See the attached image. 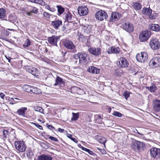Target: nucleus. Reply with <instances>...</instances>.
I'll return each instance as SVG.
<instances>
[{
  "instance_id": "30",
  "label": "nucleus",
  "mask_w": 160,
  "mask_h": 160,
  "mask_svg": "<svg viewBox=\"0 0 160 160\" xmlns=\"http://www.w3.org/2000/svg\"><path fill=\"white\" fill-rule=\"evenodd\" d=\"M32 87L30 86L25 85L23 86V88L24 90L27 92H31Z\"/></svg>"
},
{
  "instance_id": "10",
  "label": "nucleus",
  "mask_w": 160,
  "mask_h": 160,
  "mask_svg": "<svg viewBox=\"0 0 160 160\" xmlns=\"http://www.w3.org/2000/svg\"><path fill=\"white\" fill-rule=\"evenodd\" d=\"M149 66L157 67L160 66V58L157 57L152 58L150 61Z\"/></svg>"
},
{
  "instance_id": "57",
  "label": "nucleus",
  "mask_w": 160,
  "mask_h": 160,
  "mask_svg": "<svg viewBox=\"0 0 160 160\" xmlns=\"http://www.w3.org/2000/svg\"><path fill=\"white\" fill-rule=\"evenodd\" d=\"M61 52L63 56H64L67 53V52H63V51H62Z\"/></svg>"
},
{
  "instance_id": "1",
  "label": "nucleus",
  "mask_w": 160,
  "mask_h": 160,
  "mask_svg": "<svg viewBox=\"0 0 160 160\" xmlns=\"http://www.w3.org/2000/svg\"><path fill=\"white\" fill-rule=\"evenodd\" d=\"M15 146L16 149L20 152H24L26 148V146L23 141H15Z\"/></svg>"
},
{
  "instance_id": "9",
  "label": "nucleus",
  "mask_w": 160,
  "mask_h": 160,
  "mask_svg": "<svg viewBox=\"0 0 160 160\" xmlns=\"http://www.w3.org/2000/svg\"><path fill=\"white\" fill-rule=\"evenodd\" d=\"M64 46L66 48L72 50L71 52L73 53H75L77 52L75 48V45L71 41H66L64 43Z\"/></svg>"
},
{
  "instance_id": "39",
  "label": "nucleus",
  "mask_w": 160,
  "mask_h": 160,
  "mask_svg": "<svg viewBox=\"0 0 160 160\" xmlns=\"http://www.w3.org/2000/svg\"><path fill=\"white\" fill-rule=\"evenodd\" d=\"M35 111L39 112H40L43 113L44 109L41 107L37 106L34 108Z\"/></svg>"
},
{
  "instance_id": "27",
  "label": "nucleus",
  "mask_w": 160,
  "mask_h": 160,
  "mask_svg": "<svg viewBox=\"0 0 160 160\" xmlns=\"http://www.w3.org/2000/svg\"><path fill=\"white\" fill-rule=\"evenodd\" d=\"M132 7L135 10H139L141 8L142 6L140 3L137 2H134L133 3Z\"/></svg>"
},
{
  "instance_id": "35",
  "label": "nucleus",
  "mask_w": 160,
  "mask_h": 160,
  "mask_svg": "<svg viewBox=\"0 0 160 160\" xmlns=\"http://www.w3.org/2000/svg\"><path fill=\"white\" fill-rule=\"evenodd\" d=\"M26 153L27 155V157L28 158H31L33 155V152L30 149V148H29V150L27 151V152Z\"/></svg>"
},
{
  "instance_id": "16",
  "label": "nucleus",
  "mask_w": 160,
  "mask_h": 160,
  "mask_svg": "<svg viewBox=\"0 0 160 160\" xmlns=\"http://www.w3.org/2000/svg\"><path fill=\"white\" fill-rule=\"evenodd\" d=\"M143 144L142 142L136 141L132 143V147L135 151H138L142 147H143Z\"/></svg>"
},
{
  "instance_id": "43",
  "label": "nucleus",
  "mask_w": 160,
  "mask_h": 160,
  "mask_svg": "<svg viewBox=\"0 0 160 160\" xmlns=\"http://www.w3.org/2000/svg\"><path fill=\"white\" fill-rule=\"evenodd\" d=\"M33 68V67L30 66H27L26 67L25 69L27 72L31 73Z\"/></svg>"
},
{
  "instance_id": "49",
  "label": "nucleus",
  "mask_w": 160,
  "mask_h": 160,
  "mask_svg": "<svg viewBox=\"0 0 160 160\" xmlns=\"http://www.w3.org/2000/svg\"><path fill=\"white\" fill-rule=\"evenodd\" d=\"M123 95L126 99H127L130 96L129 93L128 92H124Z\"/></svg>"
},
{
  "instance_id": "33",
  "label": "nucleus",
  "mask_w": 160,
  "mask_h": 160,
  "mask_svg": "<svg viewBox=\"0 0 160 160\" xmlns=\"http://www.w3.org/2000/svg\"><path fill=\"white\" fill-rule=\"evenodd\" d=\"M146 88L151 92H153L156 90V87L154 84H153L150 87H147Z\"/></svg>"
},
{
  "instance_id": "61",
  "label": "nucleus",
  "mask_w": 160,
  "mask_h": 160,
  "mask_svg": "<svg viewBox=\"0 0 160 160\" xmlns=\"http://www.w3.org/2000/svg\"><path fill=\"white\" fill-rule=\"evenodd\" d=\"M71 136H72L70 134H68V135H67V137H68V138H71Z\"/></svg>"
},
{
  "instance_id": "32",
  "label": "nucleus",
  "mask_w": 160,
  "mask_h": 160,
  "mask_svg": "<svg viewBox=\"0 0 160 160\" xmlns=\"http://www.w3.org/2000/svg\"><path fill=\"white\" fill-rule=\"evenodd\" d=\"M31 92L36 94H39L41 92V90L35 87H32Z\"/></svg>"
},
{
  "instance_id": "34",
  "label": "nucleus",
  "mask_w": 160,
  "mask_h": 160,
  "mask_svg": "<svg viewBox=\"0 0 160 160\" xmlns=\"http://www.w3.org/2000/svg\"><path fill=\"white\" fill-rule=\"evenodd\" d=\"M72 15L69 12H68L67 13L64 14V19L65 20L67 21L71 20L72 19Z\"/></svg>"
},
{
  "instance_id": "29",
  "label": "nucleus",
  "mask_w": 160,
  "mask_h": 160,
  "mask_svg": "<svg viewBox=\"0 0 160 160\" xmlns=\"http://www.w3.org/2000/svg\"><path fill=\"white\" fill-rule=\"evenodd\" d=\"M6 10L3 8H0V18H4L6 16Z\"/></svg>"
},
{
  "instance_id": "36",
  "label": "nucleus",
  "mask_w": 160,
  "mask_h": 160,
  "mask_svg": "<svg viewBox=\"0 0 160 160\" xmlns=\"http://www.w3.org/2000/svg\"><path fill=\"white\" fill-rule=\"evenodd\" d=\"M31 73L34 76H37L38 74V71L37 68H33Z\"/></svg>"
},
{
  "instance_id": "44",
  "label": "nucleus",
  "mask_w": 160,
  "mask_h": 160,
  "mask_svg": "<svg viewBox=\"0 0 160 160\" xmlns=\"http://www.w3.org/2000/svg\"><path fill=\"white\" fill-rule=\"evenodd\" d=\"M14 99L17 100H19V99L17 98H10L9 99V101L11 102H10V103L11 104H14L15 103V102H16L14 101Z\"/></svg>"
},
{
  "instance_id": "53",
  "label": "nucleus",
  "mask_w": 160,
  "mask_h": 160,
  "mask_svg": "<svg viewBox=\"0 0 160 160\" xmlns=\"http://www.w3.org/2000/svg\"><path fill=\"white\" fill-rule=\"evenodd\" d=\"M71 139L76 143H77L78 142V141L75 138H71Z\"/></svg>"
},
{
  "instance_id": "40",
  "label": "nucleus",
  "mask_w": 160,
  "mask_h": 160,
  "mask_svg": "<svg viewBox=\"0 0 160 160\" xmlns=\"http://www.w3.org/2000/svg\"><path fill=\"white\" fill-rule=\"evenodd\" d=\"M30 41L29 39H28L25 41L23 45V46L24 48H26L28 47L30 45Z\"/></svg>"
},
{
  "instance_id": "52",
  "label": "nucleus",
  "mask_w": 160,
  "mask_h": 160,
  "mask_svg": "<svg viewBox=\"0 0 160 160\" xmlns=\"http://www.w3.org/2000/svg\"><path fill=\"white\" fill-rule=\"evenodd\" d=\"M97 149L100 151L103 154H105L106 153V151L104 149H100L98 148H97Z\"/></svg>"
},
{
  "instance_id": "50",
  "label": "nucleus",
  "mask_w": 160,
  "mask_h": 160,
  "mask_svg": "<svg viewBox=\"0 0 160 160\" xmlns=\"http://www.w3.org/2000/svg\"><path fill=\"white\" fill-rule=\"evenodd\" d=\"M46 125H47L48 128L49 129L51 130L52 129H53L54 130H56L55 128L52 125H48V124H46Z\"/></svg>"
},
{
  "instance_id": "42",
  "label": "nucleus",
  "mask_w": 160,
  "mask_h": 160,
  "mask_svg": "<svg viewBox=\"0 0 160 160\" xmlns=\"http://www.w3.org/2000/svg\"><path fill=\"white\" fill-rule=\"evenodd\" d=\"M112 115L117 117H121L122 116V114L120 112L117 111H114Z\"/></svg>"
},
{
  "instance_id": "11",
  "label": "nucleus",
  "mask_w": 160,
  "mask_h": 160,
  "mask_svg": "<svg viewBox=\"0 0 160 160\" xmlns=\"http://www.w3.org/2000/svg\"><path fill=\"white\" fill-rule=\"evenodd\" d=\"M28 8L30 10V11L26 10L25 14L28 16H32V13L37 14L38 12V9L35 7H32L29 6L28 7Z\"/></svg>"
},
{
  "instance_id": "37",
  "label": "nucleus",
  "mask_w": 160,
  "mask_h": 160,
  "mask_svg": "<svg viewBox=\"0 0 160 160\" xmlns=\"http://www.w3.org/2000/svg\"><path fill=\"white\" fill-rule=\"evenodd\" d=\"M98 141L101 144H104L105 145V143L106 142V139L105 138L100 137L98 139Z\"/></svg>"
},
{
  "instance_id": "19",
  "label": "nucleus",
  "mask_w": 160,
  "mask_h": 160,
  "mask_svg": "<svg viewBox=\"0 0 160 160\" xmlns=\"http://www.w3.org/2000/svg\"><path fill=\"white\" fill-rule=\"evenodd\" d=\"M79 62L81 63H86L87 61V55L85 53L79 52Z\"/></svg>"
},
{
  "instance_id": "64",
  "label": "nucleus",
  "mask_w": 160,
  "mask_h": 160,
  "mask_svg": "<svg viewBox=\"0 0 160 160\" xmlns=\"http://www.w3.org/2000/svg\"><path fill=\"white\" fill-rule=\"evenodd\" d=\"M158 93L159 96H160V89L158 91Z\"/></svg>"
},
{
  "instance_id": "46",
  "label": "nucleus",
  "mask_w": 160,
  "mask_h": 160,
  "mask_svg": "<svg viewBox=\"0 0 160 160\" xmlns=\"http://www.w3.org/2000/svg\"><path fill=\"white\" fill-rule=\"evenodd\" d=\"M32 124H34L36 127L39 128L40 130L42 129V126L39 125L38 123H32Z\"/></svg>"
},
{
  "instance_id": "18",
  "label": "nucleus",
  "mask_w": 160,
  "mask_h": 160,
  "mask_svg": "<svg viewBox=\"0 0 160 160\" xmlns=\"http://www.w3.org/2000/svg\"><path fill=\"white\" fill-rule=\"evenodd\" d=\"M120 17V13L113 12L112 13L110 18L108 21L109 22H114L118 19Z\"/></svg>"
},
{
  "instance_id": "56",
  "label": "nucleus",
  "mask_w": 160,
  "mask_h": 160,
  "mask_svg": "<svg viewBox=\"0 0 160 160\" xmlns=\"http://www.w3.org/2000/svg\"><path fill=\"white\" fill-rule=\"evenodd\" d=\"M96 117L98 119H100L101 118V117L99 115H96Z\"/></svg>"
},
{
  "instance_id": "62",
  "label": "nucleus",
  "mask_w": 160,
  "mask_h": 160,
  "mask_svg": "<svg viewBox=\"0 0 160 160\" xmlns=\"http://www.w3.org/2000/svg\"><path fill=\"white\" fill-rule=\"evenodd\" d=\"M28 1L30 2H31L33 3L34 2V0H28Z\"/></svg>"
},
{
  "instance_id": "38",
  "label": "nucleus",
  "mask_w": 160,
  "mask_h": 160,
  "mask_svg": "<svg viewBox=\"0 0 160 160\" xmlns=\"http://www.w3.org/2000/svg\"><path fill=\"white\" fill-rule=\"evenodd\" d=\"M73 117L71 118V120L73 121H76L79 118V115L78 113H75L74 112L72 113Z\"/></svg>"
},
{
  "instance_id": "20",
  "label": "nucleus",
  "mask_w": 160,
  "mask_h": 160,
  "mask_svg": "<svg viewBox=\"0 0 160 160\" xmlns=\"http://www.w3.org/2000/svg\"><path fill=\"white\" fill-rule=\"evenodd\" d=\"M120 52V49L118 47H113L109 48L107 51V52L109 54H118Z\"/></svg>"
},
{
  "instance_id": "21",
  "label": "nucleus",
  "mask_w": 160,
  "mask_h": 160,
  "mask_svg": "<svg viewBox=\"0 0 160 160\" xmlns=\"http://www.w3.org/2000/svg\"><path fill=\"white\" fill-rule=\"evenodd\" d=\"M62 21L58 19L55 20L51 22V24L55 29L58 28L60 26L62 25Z\"/></svg>"
},
{
  "instance_id": "48",
  "label": "nucleus",
  "mask_w": 160,
  "mask_h": 160,
  "mask_svg": "<svg viewBox=\"0 0 160 160\" xmlns=\"http://www.w3.org/2000/svg\"><path fill=\"white\" fill-rule=\"evenodd\" d=\"M38 4H39L42 6L45 5V2L42 0H39Z\"/></svg>"
},
{
  "instance_id": "26",
  "label": "nucleus",
  "mask_w": 160,
  "mask_h": 160,
  "mask_svg": "<svg viewBox=\"0 0 160 160\" xmlns=\"http://www.w3.org/2000/svg\"><path fill=\"white\" fill-rule=\"evenodd\" d=\"M9 132L7 130H3L0 134V138L3 140L7 138Z\"/></svg>"
},
{
  "instance_id": "13",
  "label": "nucleus",
  "mask_w": 160,
  "mask_h": 160,
  "mask_svg": "<svg viewBox=\"0 0 160 160\" xmlns=\"http://www.w3.org/2000/svg\"><path fill=\"white\" fill-rule=\"evenodd\" d=\"M153 109L154 111L158 112L160 111V100L156 99L152 102Z\"/></svg>"
},
{
  "instance_id": "54",
  "label": "nucleus",
  "mask_w": 160,
  "mask_h": 160,
  "mask_svg": "<svg viewBox=\"0 0 160 160\" xmlns=\"http://www.w3.org/2000/svg\"><path fill=\"white\" fill-rule=\"evenodd\" d=\"M81 148L82 150L86 152H87V151H88V149L85 148L83 147H81Z\"/></svg>"
},
{
  "instance_id": "23",
  "label": "nucleus",
  "mask_w": 160,
  "mask_h": 160,
  "mask_svg": "<svg viewBox=\"0 0 160 160\" xmlns=\"http://www.w3.org/2000/svg\"><path fill=\"white\" fill-rule=\"evenodd\" d=\"M88 71L92 73H99L100 72V69L93 66H90L88 68Z\"/></svg>"
},
{
  "instance_id": "51",
  "label": "nucleus",
  "mask_w": 160,
  "mask_h": 160,
  "mask_svg": "<svg viewBox=\"0 0 160 160\" xmlns=\"http://www.w3.org/2000/svg\"><path fill=\"white\" fill-rule=\"evenodd\" d=\"M79 53L78 52L77 54H74L73 57L76 59H78V58L79 59Z\"/></svg>"
},
{
  "instance_id": "63",
  "label": "nucleus",
  "mask_w": 160,
  "mask_h": 160,
  "mask_svg": "<svg viewBox=\"0 0 160 160\" xmlns=\"http://www.w3.org/2000/svg\"><path fill=\"white\" fill-rule=\"evenodd\" d=\"M78 146L81 148L82 147L80 144H78Z\"/></svg>"
},
{
  "instance_id": "15",
  "label": "nucleus",
  "mask_w": 160,
  "mask_h": 160,
  "mask_svg": "<svg viewBox=\"0 0 160 160\" xmlns=\"http://www.w3.org/2000/svg\"><path fill=\"white\" fill-rule=\"evenodd\" d=\"M89 53L95 56H98L101 54V49L99 48L91 47L88 49Z\"/></svg>"
},
{
  "instance_id": "60",
  "label": "nucleus",
  "mask_w": 160,
  "mask_h": 160,
  "mask_svg": "<svg viewBox=\"0 0 160 160\" xmlns=\"http://www.w3.org/2000/svg\"><path fill=\"white\" fill-rule=\"evenodd\" d=\"M38 1L39 0H34V3L38 4Z\"/></svg>"
},
{
  "instance_id": "4",
  "label": "nucleus",
  "mask_w": 160,
  "mask_h": 160,
  "mask_svg": "<svg viewBox=\"0 0 160 160\" xmlns=\"http://www.w3.org/2000/svg\"><path fill=\"white\" fill-rule=\"evenodd\" d=\"M137 60L141 62H145L148 59V55L147 53L145 52H141L138 53L136 56Z\"/></svg>"
},
{
  "instance_id": "47",
  "label": "nucleus",
  "mask_w": 160,
  "mask_h": 160,
  "mask_svg": "<svg viewBox=\"0 0 160 160\" xmlns=\"http://www.w3.org/2000/svg\"><path fill=\"white\" fill-rule=\"evenodd\" d=\"M43 14L44 17L48 18H49L50 16L49 14L46 12H43Z\"/></svg>"
},
{
  "instance_id": "22",
  "label": "nucleus",
  "mask_w": 160,
  "mask_h": 160,
  "mask_svg": "<svg viewBox=\"0 0 160 160\" xmlns=\"http://www.w3.org/2000/svg\"><path fill=\"white\" fill-rule=\"evenodd\" d=\"M27 108L26 107H22L18 109L17 113L20 116H22L24 117H26L25 112L27 110Z\"/></svg>"
},
{
  "instance_id": "6",
  "label": "nucleus",
  "mask_w": 160,
  "mask_h": 160,
  "mask_svg": "<svg viewBox=\"0 0 160 160\" xmlns=\"http://www.w3.org/2000/svg\"><path fill=\"white\" fill-rule=\"evenodd\" d=\"M122 28L124 30L129 33L132 32L134 30L133 25L128 22L122 23Z\"/></svg>"
},
{
  "instance_id": "3",
  "label": "nucleus",
  "mask_w": 160,
  "mask_h": 160,
  "mask_svg": "<svg viewBox=\"0 0 160 160\" xmlns=\"http://www.w3.org/2000/svg\"><path fill=\"white\" fill-rule=\"evenodd\" d=\"M150 31L146 30L142 32L139 36V39L141 42H144L147 41L150 36Z\"/></svg>"
},
{
  "instance_id": "59",
  "label": "nucleus",
  "mask_w": 160,
  "mask_h": 160,
  "mask_svg": "<svg viewBox=\"0 0 160 160\" xmlns=\"http://www.w3.org/2000/svg\"><path fill=\"white\" fill-rule=\"evenodd\" d=\"M89 154L90 155H92L94 153L92 151H89Z\"/></svg>"
},
{
  "instance_id": "31",
  "label": "nucleus",
  "mask_w": 160,
  "mask_h": 160,
  "mask_svg": "<svg viewBox=\"0 0 160 160\" xmlns=\"http://www.w3.org/2000/svg\"><path fill=\"white\" fill-rule=\"evenodd\" d=\"M57 7L58 8V15H60L62 14L64 11V8L61 6L57 5Z\"/></svg>"
},
{
  "instance_id": "8",
  "label": "nucleus",
  "mask_w": 160,
  "mask_h": 160,
  "mask_svg": "<svg viewBox=\"0 0 160 160\" xmlns=\"http://www.w3.org/2000/svg\"><path fill=\"white\" fill-rule=\"evenodd\" d=\"M60 36L52 35V37H48V40L50 44L57 46V42L60 40Z\"/></svg>"
},
{
  "instance_id": "25",
  "label": "nucleus",
  "mask_w": 160,
  "mask_h": 160,
  "mask_svg": "<svg viewBox=\"0 0 160 160\" xmlns=\"http://www.w3.org/2000/svg\"><path fill=\"white\" fill-rule=\"evenodd\" d=\"M149 29L155 32H158L160 31V27L158 24H153L151 25Z\"/></svg>"
},
{
  "instance_id": "14",
  "label": "nucleus",
  "mask_w": 160,
  "mask_h": 160,
  "mask_svg": "<svg viewBox=\"0 0 160 160\" xmlns=\"http://www.w3.org/2000/svg\"><path fill=\"white\" fill-rule=\"evenodd\" d=\"M118 66L120 68H123L127 67L129 63L127 60L124 58H121L118 60Z\"/></svg>"
},
{
  "instance_id": "28",
  "label": "nucleus",
  "mask_w": 160,
  "mask_h": 160,
  "mask_svg": "<svg viewBox=\"0 0 160 160\" xmlns=\"http://www.w3.org/2000/svg\"><path fill=\"white\" fill-rule=\"evenodd\" d=\"M55 83L54 84V86H56L58 85L61 84L62 83V79L59 76H57L55 80Z\"/></svg>"
},
{
  "instance_id": "17",
  "label": "nucleus",
  "mask_w": 160,
  "mask_h": 160,
  "mask_svg": "<svg viewBox=\"0 0 160 160\" xmlns=\"http://www.w3.org/2000/svg\"><path fill=\"white\" fill-rule=\"evenodd\" d=\"M152 10L150 8H144L142 10V12L144 14L148 15L149 16V18L151 19H154L156 18V16H153L152 14Z\"/></svg>"
},
{
  "instance_id": "45",
  "label": "nucleus",
  "mask_w": 160,
  "mask_h": 160,
  "mask_svg": "<svg viewBox=\"0 0 160 160\" xmlns=\"http://www.w3.org/2000/svg\"><path fill=\"white\" fill-rule=\"evenodd\" d=\"M48 138L52 141L56 142H58V140L56 138L53 137L52 136H49V137Z\"/></svg>"
},
{
  "instance_id": "58",
  "label": "nucleus",
  "mask_w": 160,
  "mask_h": 160,
  "mask_svg": "<svg viewBox=\"0 0 160 160\" xmlns=\"http://www.w3.org/2000/svg\"><path fill=\"white\" fill-rule=\"evenodd\" d=\"M1 97L2 98H3L5 96V95L4 94H3L2 93L1 94Z\"/></svg>"
},
{
  "instance_id": "2",
  "label": "nucleus",
  "mask_w": 160,
  "mask_h": 160,
  "mask_svg": "<svg viewBox=\"0 0 160 160\" xmlns=\"http://www.w3.org/2000/svg\"><path fill=\"white\" fill-rule=\"evenodd\" d=\"M108 17L107 13L105 11L101 10L97 12L95 14V17L97 19L101 21L106 19Z\"/></svg>"
},
{
  "instance_id": "12",
  "label": "nucleus",
  "mask_w": 160,
  "mask_h": 160,
  "mask_svg": "<svg viewBox=\"0 0 160 160\" xmlns=\"http://www.w3.org/2000/svg\"><path fill=\"white\" fill-rule=\"evenodd\" d=\"M78 13L80 16L87 15L88 12V8L86 6H81L78 8Z\"/></svg>"
},
{
  "instance_id": "24",
  "label": "nucleus",
  "mask_w": 160,
  "mask_h": 160,
  "mask_svg": "<svg viewBox=\"0 0 160 160\" xmlns=\"http://www.w3.org/2000/svg\"><path fill=\"white\" fill-rule=\"evenodd\" d=\"M52 159L50 155H42L38 157L37 160H52Z\"/></svg>"
},
{
  "instance_id": "55",
  "label": "nucleus",
  "mask_w": 160,
  "mask_h": 160,
  "mask_svg": "<svg viewBox=\"0 0 160 160\" xmlns=\"http://www.w3.org/2000/svg\"><path fill=\"white\" fill-rule=\"evenodd\" d=\"M58 132H62L64 131V129H61L60 128H59L58 129Z\"/></svg>"
},
{
  "instance_id": "7",
  "label": "nucleus",
  "mask_w": 160,
  "mask_h": 160,
  "mask_svg": "<svg viewBox=\"0 0 160 160\" xmlns=\"http://www.w3.org/2000/svg\"><path fill=\"white\" fill-rule=\"evenodd\" d=\"M149 45L153 50H157L160 47V44L158 40L156 38L152 39L150 41Z\"/></svg>"
},
{
  "instance_id": "5",
  "label": "nucleus",
  "mask_w": 160,
  "mask_h": 160,
  "mask_svg": "<svg viewBox=\"0 0 160 160\" xmlns=\"http://www.w3.org/2000/svg\"><path fill=\"white\" fill-rule=\"evenodd\" d=\"M151 156L154 158L158 159L160 158V149L152 148L150 150Z\"/></svg>"
},
{
  "instance_id": "41",
  "label": "nucleus",
  "mask_w": 160,
  "mask_h": 160,
  "mask_svg": "<svg viewBox=\"0 0 160 160\" xmlns=\"http://www.w3.org/2000/svg\"><path fill=\"white\" fill-rule=\"evenodd\" d=\"M45 8L52 12H54L56 11L55 8H51L49 5L47 4L45 6Z\"/></svg>"
}]
</instances>
